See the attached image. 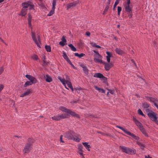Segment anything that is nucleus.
<instances>
[{"instance_id":"1","label":"nucleus","mask_w":158,"mask_h":158,"mask_svg":"<svg viewBox=\"0 0 158 158\" xmlns=\"http://www.w3.org/2000/svg\"><path fill=\"white\" fill-rule=\"evenodd\" d=\"M133 120L136 125L139 127V129L142 133L144 134L145 136L148 137V135L146 132V130L144 128L142 124L134 117H133Z\"/></svg>"},{"instance_id":"2","label":"nucleus","mask_w":158,"mask_h":158,"mask_svg":"<svg viewBox=\"0 0 158 158\" xmlns=\"http://www.w3.org/2000/svg\"><path fill=\"white\" fill-rule=\"evenodd\" d=\"M94 61L96 63H99L104 64L105 69L107 71H109L110 68L114 66L113 64L112 63H108L105 62H103L101 60L96 59V58H94Z\"/></svg>"},{"instance_id":"3","label":"nucleus","mask_w":158,"mask_h":158,"mask_svg":"<svg viewBox=\"0 0 158 158\" xmlns=\"http://www.w3.org/2000/svg\"><path fill=\"white\" fill-rule=\"evenodd\" d=\"M60 110H61L62 111L69 114L75 117L78 118H80V116L79 115L77 114L75 112L72 111L70 109H67L64 107H60Z\"/></svg>"},{"instance_id":"4","label":"nucleus","mask_w":158,"mask_h":158,"mask_svg":"<svg viewBox=\"0 0 158 158\" xmlns=\"http://www.w3.org/2000/svg\"><path fill=\"white\" fill-rule=\"evenodd\" d=\"M116 127L122 130L125 133L127 134V135H129L131 136L135 139L138 140L139 139V137L135 135L133 133H131L130 131H127L126 129H125L123 127L118 126H117Z\"/></svg>"},{"instance_id":"5","label":"nucleus","mask_w":158,"mask_h":158,"mask_svg":"<svg viewBox=\"0 0 158 158\" xmlns=\"http://www.w3.org/2000/svg\"><path fill=\"white\" fill-rule=\"evenodd\" d=\"M69 116L66 114H61L59 115L54 116L52 117V119L55 121H59L61 119L68 118Z\"/></svg>"},{"instance_id":"6","label":"nucleus","mask_w":158,"mask_h":158,"mask_svg":"<svg viewBox=\"0 0 158 158\" xmlns=\"http://www.w3.org/2000/svg\"><path fill=\"white\" fill-rule=\"evenodd\" d=\"M31 36L32 39L36 44L40 48V44H41V42L40 36L39 35L37 36V38L38 40H37L34 32H31Z\"/></svg>"},{"instance_id":"7","label":"nucleus","mask_w":158,"mask_h":158,"mask_svg":"<svg viewBox=\"0 0 158 158\" xmlns=\"http://www.w3.org/2000/svg\"><path fill=\"white\" fill-rule=\"evenodd\" d=\"M32 143H26L25 145L24 148L23 150V152L24 154L28 153L30 152L32 148Z\"/></svg>"},{"instance_id":"8","label":"nucleus","mask_w":158,"mask_h":158,"mask_svg":"<svg viewBox=\"0 0 158 158\" xmlns=\"http://www.w3.org/2000/svg\"><path fill=\"white\" fill-rule=\"evenodd\" d=\"M147 115L152 121L156 122L158 121L157 118L156 116L157 114L154 112L152 111L151 112L148 113Z\"/></svg>"},{"instance_id":"9","label":"nucleus","mask_w":158,"mask_h":158,"mask_svg":"<svg viewBox=\"0 0 158 158\" xmlns=\"http://www.w3.org/2000/svg\"><path fill=\"white\" fill-rule=\"evenodd\" d=\"M75 133L73 131H68L65 134V136L69 139H73L75 135Z\"/></svg>"},{"instance_id":"10","label":"nucleus","mask_w":158,"mask_h":158,"mask_svg":"<svg viewBox=\"0 0 158 158\" xmlns=\"http://www.w3.org/2000/svg\"><path fill=\"white\" fill-rule=\"evenodd\" d=\"M132 7L131 6H126L125 7V10L128 13V16L130 18H131L132 16Z\"/></svg>"},{"instance_id":"11","label":"nucleus","mask_w":158,"mask_h":158,"mask_svg":"<svg viewBox=\"0 0 158 158\" xmlns=\"http://www.w3.org/2000/svg\"><path fill=\"white\" fill-rule=\"evenodd\" d=\"M25 77L30 81H29L35 84L37 82V80L36 78L31 75L27 74L25 75Z\"/></svg>"},{"instance_id":"12","label":"nucleus","mask_w":158,"mask_h":158,"mask_svg":"<svg viewBox=\"0 0 158 158\" xmlns=\"http://www.w3.org/2000/svg\"><path fill=\"white\" fill-rule=\"evenodd\" d=\"M81 66L83 68L84 73L86 75H88L89 73V70L87 67L83 64H81Z\"/></svg>"},{"instance_id":"13","label":"nucleus","mask_w":158,"mask_h":158,"mask_svg":"<svg viewBox=\"0 0 158 158\" xmlns=\"http://www.w3.org/2000/svg\"><path fill=\"white\" fill-rule=\"evenodd\" d=\"M31 93V91L30 89H27V90L23 94H22L20 97H24V96L28 95H29L30 93Z\"/></svg>"},{"instance_id":"14","label":"nucleus","mask_w":158,"mask_h":158,"mask_svg":"<svg viewBox=\"0 0 158 158\" xmlns=\"http://www.w3.org/2000/svg\"><path fill=\"white\" fill-rule=\"evenodd\" d=\"M115 51L117 53L120 55H122L125 53L123 51L118 48H116Z\"/></svg>"},{"instance_id":"15","label":"nucleus","mask_w":158,"mask_h":158,"mask_svg":"<svg viewBox=\"0 0 158 158\" xmlns=\"http://www.w3.org/2000/svg\"><path fill=\"white\" fill-rule=\"evenodd\" d=\"M62 41L59 42V44L62 46H64L65 44V43H66V40L64 36H63L61 39Z\"/></svg>"},{"instance_id":"16","label":"nucleus","mask_w":158,"mask_h":158,"mask_svg":"<svg viewBox=\"0 0 158 158\" xmlns=\"http://www.w3.org/2000/svg\"><path fill=\"white\" fill-rule=\"evenodd\" d=\"M28 25L29 27H31V21L32 18V16L31 15V14L30 13H28Z\"/></svg>"},{"instance_id":"17","label":"nucleus","mask_w":158,"mask_h":158,"mask_svg":"<svg viewBox=\"0 0 158 158\" xmlns=\"http://www.w3.org/2000/svg\"><path fill=\"white\" fill-rule=\"evenodd\" d=\"M128 153L127 154L133 155L136 154V150L134 149H131L129 148L128 152Z\"/></svg>"},{"instance_id":"18","label":"nucleus","mask_w":158,"mask_h":158,"mask_svg":"<svg viewBox=\"0 0 158 158\" xmlns=\"http://www.w3.org/2000/svg\"><path fill=\"white\" fill-rule=\"evenodd\" d=\"M120 148L122 150V151L123 152H125L127 154V153H128V152L129 149L128 148H127L126 147L122 146H120Z\"/></svg>"},{"instance_id":"19","label":"nucleus","mask_w":158,"mask_h":158,"mask_svg":"<svg viewBox=\"0 0 158 158\" xmlns=\"http://www.w3.org/2000/svg\"><path fill=\"white\" fill-rule=\"evenodd\" d=\"M27 11V9L23 8L22 9L20 15L22 16H25L26 14Z\"/></svg>"},{"instance_id":"20","label":"nucleus","mask_w":158,"mask_h":158,"mask_svg":"<svg viewBox=\"0 0 158 158\" xmlns=\"http://www.w3.org/2000/svg\"><path fill=\"white\" fill-rule=\"evenodd\" d=\"M103 75L100 73H96L94 74V77L102 78L103 77Z\"/></svg>"},{"instance_id":"21","label":"nucleus","mask_w":158,"mask_h":158,"mask_svg":"<svg viewBox=\"0 0 158 158\" xmlns=\"http://www.w3.org/2000/svg\"><path fill=\"white\" fill-rule=\"evenodd\" d=\"M22 5L23 6V8L27 9V8L29 7V5H30V2H24L22 3Z\"/></svg>"},{"instance_id":"22","label":"nucleus","mask_w":158,"mask_h":158,"mask_svg":"<svg viewBox=\"0 0 158 158\" xmlns=\"http://www.w3.org/2000/svg\"><path fill=\"white\" fill-rule=\"evenodd\" d=\"M46 81L48 82H50L52 81V78L48 74L46 75Z\"/></svg>"},{"instance_id":"23","label":"nucleus","mask_w":158,"mask_h":158,"mask_svg":"<svg viewBox=\"0 0 158 158\" xmlns=\"http://www.w3.org/2000/svg\"><path fill=\"white\" fill-rule=\"evenodd\" d=\"M82 144L85 147L86 149L88 151H90V150L89 149L90 148V145L88 144V143L87 142H83Z\"/></svg>"},{"instance_id":"24","label":"nucleus","mask_w":158,"mask_h":158,"mask_svg":"<svg viewBox=\"0 0 158 158\" xmlns=\"http://www.w3.org/2000/svg\"><path fill=\"white\" fill-rule=\"evenodd\" d=\"M94 88L96 90H98L100 92H101L103 93H105V91L103 89L99 88L97 86H95Z\"/></svg>"},{"instance_id":"25","label":"nucleus","mask_w":158,"mask_h":158,"mask_svg":"<svg viewBox=\"0 0 158 158\" xmlns=\"http://www.w3.org/2000/svg\"><path fill=\"white\" fill-rule=\"evenodd\" d=\"M150 105L147 102H145L142 104V106L144 108H147L149 107Z\"/></svg>"},{"instance_id":"26","label":"nucleus","mask_w":158,"mask_h":158,"mask_svg":"<svg viewBox=\"0 0 158 158\" xmlns=\"http://www.w3.org/2000/svg\"><path fill=\"white\" fill-rule=\"evenodd\" d=\"M150 98V101L154 103V104L155 103H158V101L157 100V99L156 98H153L152 97V98Z\"/></svg>"},{"instance_id":"27","label":"nucleus","mask_w":158,"mask_h":158,"mask_svg":"<svg viewBox=\"0 0 158 158\" xmlns=\"http://www.w3.org/2000/svg\"><path fill=\"white\" fill-rule=\"evenodd\" d=\"M33 84L34 83L30 81H27L25 82L24 85V87H26L28 86L31 85Z\"/></svg>"},{"instance_id":"28","label":"nucleus","mask_w":158,"mask_h":158,"mask_svg":"<svg viewBox=\"0 0 158 158\" xmlns=\"http://www.w3.org/2000/svg\"><path fill=\"white\" fill-rule=\"evenodd\" d=\"M136 143L140 146L141 149L143 150L144 149V148L145 147L144 144H142L141 142L139 141L137 142Z\"/></svg>"},{"instance_id":"29","label":"nucleus","mask_w":158,"mask_h":158,"mask_svg":"<svg viewBox=\"0 0 158 158\" xmlns=\"http://www.w3.org/2000/svg\"><path fill=\"white\" fill-rule=\"evenodd\" d=\"M93 52L95 53V55L96 56V57L98 59H101L102 58V56L99 54L98 52L95 50H93Z\"/></svg>"},{"instance_id":"30","label":"nucleus","mask_w":158,"mask_h":158,"mask_svg":"<svg viewBox=\"0 0 158 158\" xmlns=\"http://www.w3.org/2000/svg\"><path fill=\"white\" fill-rule=\"evenodd\" d=\"M45 48L46 51L48 52H51V47L50 45H46L45 46Z\"/></svg>"},{"instance_id":"31","label":"nucleus","mask_w":158,"mask_h":158,"mask_svg":"<svg viewBox=\"0 0 158 158\" xmlns=\"http://www.w3.org/2000/svg\"><path fill=\"white\" fill-rule=\"evenodd\" d=\"M68 46L70 48L71 50L73 51H76L77 49L72 44H70L68 45Z\"/></svg>"},{"instance_id":"32","label":"nucleus","mask_w":158,"mask_h":158,"mask_svg":"<svg viewBox=\"0 0 158 158\" xmlns=\"http://www.w3.org/2000/svg\"><path fill=\"white\" fill-rule=\"evenodd\" d=\"M74 54L75 56H77L79 58H81L85 55V54H83V53H81L80 54H79L77 53H75Z\"/></svg>"},{"instance_id":"33","label":"nucleus","mask_w":158,"mask_h":158,"mask_svg":"<svg viewBox=\"0 0 158 158\" xmlns=\"http://www.w3.org/2000/svg\"><path fill=\"white\" fill-rule=\"evenodd\" d=\"M78 149L79 152H83L84 151L83 150V147L81 144H80L78 145Z\"/></svg>"},{"instance_id":"34","label":"nucleus","mask_w":158,"mask_h":158,"mask_svg":"<svg viewBox=\"0 0 158 158\" xmlns=\"http://www.w3.org/2000/svg\"><path fill=\"white\" fill-rule=\"evenodd\" d=\"M31 58L35 60H37L39 59L38 56L35 54H33L31 56Z\"/></svg>"},{"instance_id":"35","label":"nucleus","mask_w":158,"mask_h":158,"mask_svg":"<svg viewBox=\"0 0 158 158\" xmlns=\"http://www.w3.org/2000/svg\"><path fill=\"white\" fill-rule=\"evenodd\" d=\"M103 80H104V81H103V83H105L107 85H108V84L107 82V78L106 77H104V76H103V77L102 78Z\"/></svg>"},{"instance_id":"36","label":"nucleus","mask_w":158,"mask_h":158,"mask_svg":"<svg viewBox=\"0 0 158 158\" xmlns=\"http://www.w3.org/2000/svg\"><path fill=\"white\" fill-rule=\"evenodd\" d=\"M55 9L52 8V10L48 15V16H50L52 15L54 13Z\"/></svg>"},{"instance_id":"37","label":"nucleus","mask_w":158,"mask_h":158,"mask_svg":"<svg viewBox=\"0 0 158 158\" xmlns=\"http://www.w3.org/2000/svg\"><path fill=\"white\" fill-rule=\"evenodd\" d=\"M66 83L69 88H70V87L72 86L71 83L68 80H66Z\"/></svg>"},{"instance_id":"38","label":"nucleus","mask_w":158,"mask_h":158,"mask_svg":"<svg viewBox=\"0 0 158 158\" xmlns=\"http://www.w3.org/2000/svg\"><path fill=\"white\" fill-rule=\"evenodd\" d=\"M109 8V6H106L105 7V8L104 10V11H103V12L102 13V14L103 15H105V14L107 12Z\"/></svg>"},{"instance_id":"39","label":"nucleus","mask_w":158,"mask_h":158,"mask_svg":"<svg viewBox=\"0 0 158 158\" xmlns=\"http://www.w3.org/2000/svg\"><path fill=\"white\" fill-rule=\"evenodd\" d=\"M119 3V1L118 0H116V1L115 2L114 4V7L113 8V10H114L115 9V8L116 7L117 5Z\"/></svg>"},{"instance_id":"40","label":"nucleus","mask_w":158,"mask_h":158,"mask_svg":"<svg viewBox=\"0 0 158 158\" xmlns=\"http://www.w3.org/2000/svg\"><path fill=\"white\" fill-rule=\"evenodd\" d=\"M75 136L76 138H75L74 137L72 140L77 142H79L80 140V139H79L77 136H75Z\"/></svg>"},{"instance_id":"41","label":"nucleus","mask_w":158,"mask_h":158,"mask_svg":"<svg viewBox=\"0 0 158 158\" xmlns=\"http://www.w3.org/2000/svg\"><path fill=\"white\" fill-rule=\"evenodd\" d=\"M63 56L64 57V58L67 61V60H68L69 59L68 56H67L66 54V53L64 52L63 53Z\"/></svg>"},{"instance_id":"42","label":"nucleus","mask_w":158,"mask_h":158,"mask_svg":"<svg viewBox=\"0 0 158 158\" xmlns=\"http://www.w3.org/2000/svg\"><path fill=\"white\" fill-rule=\"evenodd\" d=\"M106 53L107 54V56L106 57H113L112 55L111 52H106Z\"/></svg>"},{"instance_id":"43","label":"nucleus","mask_w":158,"mask_h":158,"mask_svg":"<svg viewBox=\"0 0 158 158\" xmlns=\"http://www.w3.org/2000/svg\"><path fill=\"white\" fill-rule=\"evenodd\" d=\"M122 10V8L120 6L118 7V16L120 15V12Z\"/></svg>"},{"instance_id":"44","label":"nucleus","mask_w":158,"mask_h":158,"mask_svg":"<svg viewBox=\"0 0 158 158\" xmlns=\"http://www.w3.org/2000/svg\"><path fill=\"white\" fill-rule=\"evenodd\" d=\"M138 114L140 115H141L143 116H145V115L142 112V111L140 109H139L138 111Z\"/></svg>"},{"instance_id":"45","label":"nucleus","mask_w":158,"mask_h":158,"mask_svg":"<svg viewBox=\"0 0 158 158\" xmlns=\"http://www.w3.org/2000/svg\"><path fill=\"white\" fill-rule=\"evenodd\" d=\"M79 1H77L74 2L72 3L73 4V6L74 7L76 6L77 4H79Z\"/></svg>"},{"instance_id":"46","label":"nucleus","mask_w":158,"mask_h":158,"mask_svg":"<svg viewBox=\"0 0 158 158\" xmlns=\"http://www.w3.org/2000/svg\"><path fill=\"white\" fill-rule=\"evenodd\" d=\"M31 2H30V5L29 7V9L31 10V9H34V5L31 4Z\"/></svg>"},{"instance_id":"47","label":"nucleus","mask_w":158,"mask_h":158,"mask_svg":"<svg viewBox=\"0 0 158 158\" xmlns=\"http://www.w3.org/2000/svg\"><path fill=\"white\" fill-rule=\"evenodd\" d=\"M73 7V4L72 3H70L68 4L67 5V9L70 8L71 7Z\"/></svg>"},{"instance_id":"48","label":"nucleus","mask_w":158,"mask_h":158,"mask_svg":"<svg viewBox=\"0 0 158 158\" xmlns=\"http://www.w3.org/2000/svg\"><path fill=\"white\" fill-rule=\"evenodd\" d=\"M27 142L28 143H32V139L31 138H28L27 139Z\"/></svg>"},{"instance_id":"49","label":"nucleus","mask_w":158,"mask_h":158,"mask_svg":"<svg viewBox=\"0 0 158 158\" xmlns=\"http://www.w3.org/2000/svg\"><path fill=\"white\" fill-rule=\"evenodd\" d=\"M4 87V85L2 84H0V93H1L2 90L3 89Z\"/></svg>"},{"instance_id":"50","label":"nucleus","mask_w":158,"mask_h":158,"mask_svg":"<svg viewBox=\"0 0 158 158\" xmlns=\"http://www.w3.org/2000/svg\"><path fill=\"white\" fill-rule=\"evenodd\" d=\"M58 78L61 82H64V81H66V80L64 78L61 79V77H58Z\"/></svg>"},{"instance_id":"51","label":"nucleus","mask_w":158,"mask_h":158,"mask_svg":"<svg viewBox=\"0 0 158 158\" xmlns=\"http://www.w3.org/2000/svg\"><path fill=\"white\" fill-rule=\"evenodd\" d=\"M43 63L42 64V65L43 66H46L47 64L48 63V62H47L45 60H43Z\"/></svg>"},{"instance_id":"52","label":"nucleus","mask_w":158,"mask_h":158,"mask_svg":"<svg viewBox=\"0 0 158 158\" xmlns=\"http://www.w3.org/2000/svg\"><path fill=\"white\" fill-rule=\"evenodd\" d=\"M4 71V69L3 67L0 68V75H1Z\"/></svg>"},{"instance_id":"53","label":"nucleus","mask_w":158,"mask_h":158,"mask_svg":"<svg viewBox=\"0 0 158 158\" xmlns=\"http://www.w3.org/2000/svg\"><path fill=\"white\" fill-rule=\"evenodd\" d=\"M109 91V92L111 94H114V90H112L111 89H107Z\"/></svg>"},{"instance_id":"54","label":"nucleus","mask_w":158,"mask_h":158,"mask_svg":"<svg viewBox=\"0 0 158 158\" xmlns=\"http://www.w3.org/2000/svg\"><path fill=\"white\" fill-rule=\"evenodd\" d=\"M79 153L81 156L82 158H85V157L84 156V154L83 153V152H79Z\"/></svg>"},{"instance_id":"55","label":"nucleus","mask_w":158,"mask_h":158,"mask_svg":"<svg viewBox=\"0 0 158 158\" xmlns=\"http://www.w3.org/2000/svg\"><path fill=\"white\" fill-rule=\"evenodd\" d=\"M112 0H108L107 2L106 3V5L108 6H109V5L110 3V2H111Z\"/></svg>"},{"instance_id":"56","label":"nucleus","mask_w":158,"mask_h":158,"mask_svg":"<svg viewBox=\"0 0 158 158\" xmlns=\"http://www.w3.org/2000/svg\"><path fill=\"white\" fill-rule=\"evenodd\" d=\"M62 137H63L62 135H60V140L61 142L64 143V141H63L62 140Z\"/></svg>"},{"instance_id":"57","label":"nucleus","mask_w":158,"mask_h":158,"mask_svg":"<svg viewBox=\"0 0 158 158\" xmlns=\"http://www.w3.org/2000/svg\"><path fill=\"white\" fill-rule=\"evenodd\" d=\"M62 83L64 85L65 87V88H66L67 89H68V88H67L66 87V81H64V82H62Z\"/></svg>"},{"instance_id":"58","label":"nucleus","mask_w":158,"mask_h":158,"mask_svg":"<svg viewBox=\"0 0 158 158\" xmlns=\"http://www.w3.org/2000/svg\"><path fill=\"white\" fill-rule=\"evenodd\" d=\"M107 61L108 63H110V58L106 57Z\"/></svg>"},{"instance_id":"59","label":"nucleus","mask_w":158,"mask_h":158,"mask_svg":"<svg viewBox=\"0 0 158 158\" xmlns=\"http://www.w3.org/2000/svg\"><path fill=\"white\" fill-rule=\"evenodd\" d=\"M130 0H127V5L126 6H130Z\"/></svg>"},{"instance_id":"60","label":"nucleus","mask_w":158,"mask_h":158,"mask_svg":"<svg viewBox=\"0 0 158 158\" xmlns=\"http://www.w3.org/2000/svg\"><path fill=\"white\" fill-rule=\"evenodd\" d=\"M66 80H68L69 81H70V79L69 77L67 75L66 76Z\"/></svg>"},{"instance_id":"61","label":"nucleus","mask_w":158,"mask_h":158,"mask_svg":"<svg viewBox=\"0 0 158 158\" xmlns=\"http://www.w3.org/2000/svg\"><path fill=\"white\" fill-rule=\"evenodd\" d=\"M86 35L88 36H89L90 35V33L89 32L87 31L86 33Z\"/></svg>"},{"instance_id":"62","label":"nucleus","mask_w":158,"mask_h":158,"mask_svg":"<svg viewBox=\"0 0 158 158\" xmlns=\"http://www.w3.org/2000/svg\"><path fill=\"white\" fill-rule=\"evenodd\" d=\"M67 61L68 62V63L70 64V65L72 64V63H71V61H70V60L69 59V60H67Z\"/></svg>"},{"instance_id":"63","label":"nucleus","mask_w":158,"mask_h":158,"mask_svg":"<svg viewBox=\"0 0 158 158\" xmlns=\"http://www.w3.org/2000/svg\"><path fill=\"white\" fill-rule=\"evenodd\" d=\"M74 89L76 90H81V87L75 88Z\"/></svg>"},{"instance_id":"64","label":"nucleus","mask_w":158,"mask_h":158,"mask_svg":"<svg viewBox=\"0 0 158 158\" xmlns=\"http://www.w3.org/2000/svg\"><path fill=\"white\" fill-rule=\"evenodd\" d=\"M97 132L98 133L101 134H102V135H104L105 134V133H104L101 132L99 131H97Z\"/></svg>"}]
</instances>
